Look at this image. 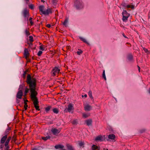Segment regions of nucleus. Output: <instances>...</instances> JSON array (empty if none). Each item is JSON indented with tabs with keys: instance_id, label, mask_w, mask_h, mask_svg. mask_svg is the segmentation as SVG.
<instances>
[{
	"instance_id": "6e6d98bb",
	"label": "nucleus",
	"mask_w": 150,
	"mask_h": 150,
	"mask_svg": "<svg viewBox=\"0 0 150 150\" xmlns=\"http://www.w3.org/2000/svg\"><path fill=\"white\" fill-rule=\"evenodd\" d=\"M84 96L85 97V98H86L87 97V95L86 94H85L84 95Z\"/></svg>"
},
{
	"instance_id": "4468645a",
	"label": "nucleus",
	"mask_w": 150,
	"mask_h": 150,
	"mask_svg": "<svg viewBox=\"0 0 150 150\" xmlns=\"http://www.w3.org/2000/svg\"><path fill=\"white\" fill-rule=\"evenodd\" d=\"M73 106L71 104H69L68 106L67 110L69 112H70L71 110H73Z\"/></svg>"
},
{
	"instance_id": "0eeeda50",
	"label": "nucleus",
	"mask_w": 150,
	"mask_h": 150,
	"mask_svg": "<svg viewBox=\"0 0 150 150\" xmlns=\"http://www.w3.org/2000/svg\"><path fill=\"white\" fill-rule=\"evenodd\" d=\"M51 132L54 135L57 136L61 132V129H57L55 128H53L51 129Z\"/></svg>"
},
{
	"instance_id": "cd10ccee",
	"label": "nucleus",
	"mask_w": 150,
	"mask_h": 150,
	"mask_svg": "<svg viewBox=\"0 0 150 150\" xmlns=\"http://www.w3.org/2000/svg\"><path fill=\"white\" fill-rule=\"evenodd\" d=\"M29 40L27 41H29L31 42H33V38L32 36H30L29 37Z\"/></svg>"
},
{
	"instance_id": "de8ad7c7",
	"label": "nucleus",
	"mask_w": 150,
	"mask_h": 150,
	"mask_svg": "<svg viewBox=\"0 0 150 150\" xmlns=\"http://www.w3.org/2000/svg\"><path fill=\"white\" fill-rule=\"evenodd\" d=\"M137 67H138V70H139V72L140 71V67L139 66H137Z\"/></svg>"
},
{
	"instance_id": "c756f323",
	"label": "nucleus",
	"mask_w": 150,
	"mask_h": 150,
	"mask_svg": "<svg viewBox=\"0 0 150 150\" xmlns=\"http://www.w3.org/2000/svg\"><path fill=\"white\" fill-rule=\"evenodd\" d=\"M80 39L81 41H82L84 42H85L86 43H87V44H88V43L87 42L86 40L85 39V38H82V37H80Z\"/></svg>"
},
{
	"instance_id": "a18cd8bd",
	"label": "nucleus",
	"mask_w": 150,
	"mask_h": 150,
	"mask_svg": "<svg viewBox=\"0 0 150 150\" xmlns=\"http://www.w3.org/2000/svg\"><path fill=\"white\" fill-rule=\"evenodd\" d=\"M123 36L125 38H127V37L125 35L124 33L122 34Z\"/></svg>"
},
{
	"instance_id": "6ab92c4d",
	"label": "nucleus",
	"mask_w": 150,
	"mask_h": 150,
	"mask_svg": "<svg viewBox=\"0 0 150 150\" xmlns=\"http://www.w3.org/2000/svg\"><path fill=\"white\" fill-rule=\"evenodd\" d=\"M127 59L129 61H131L133 59V55L131 54H128L127 56Z\"/></svg>"
},
{
	"instance_id": "a211bd4d",
	"label": "nucleus",
	"mask_w": 150,
	"mask_h": 150,
	"mask_svg": "<svg viewBox=\"0 0 150 150\" xmlns=\"http://www.w3.org/2000/svg\"><path fill=\"white\" fill-rule=\"evenodd\" d=\"M95 140L97 141H103V138L102 137L101 135L98 136L97 137L95 138Z\"/></svg>"
},
{
	"instance_id": "5701e85b",
	"label": "nucleus",
	"mask_w": 150,
	"mask_h": 150,
	"mask_svg": "<svg viewBox=\"0 0 150 150\" xmlns=\"http://www.w3.org/2000/svg\"><path fill=\"white\" fill-rule=\"evenodd\" d=\"M68 18H66L64 22L63 23V25H64L65 26H66L67 25V23L68 22Z\"/></svg>"
},
{
	"instance_id": "c03bdc74",
	"label": "nucleus",
	"mask_w": 150,
	"mask_h": 150,
	"mask_svg": "<svg viewBox=\"0 0 150 150\" xmlns=\"http://www.w3.org/2000/svg\"><path fill=\"white\" fill-rule=\"evenodd\" d=\"M46 27L48 28H50L51 27V25L50 24H47L46 25Z\"/></svg>"
},
{
	"instance_id": "b1692460",
	"label": "nucleus",
	"mask_w": 150,
	"mask_h": 150,
	"mask_svg": "<svg viewBox=\"0 0 150 150\" xmlns=\"http://www.w3.org/2000/svg\"><path fill=\"white\" fill-rule=\"evenodd\" d=\"M98 149V147L96 145H93L92 146V150H96Z\"/></svg>"
},
{
	"instance_id": "09e8293b",
	"label": "nucleus",
	"mask_w": 150,
	"mask_h": 150,
	"mask_svg": "<svg viewBox=\"0 0 150 150\" xmlns=\"http://www.w3.org/2000/svg\"><path fill=\"white\" fill-rule=\"evenodd\" d=\"M31 150H39L38 149H37V148H33Z\"/></svg>"
},
{
	"instance_id": "49530a36",
	"label": "nucleus",
	"mask_w": 150,
	"mask_h": 150,
	"mask_svg": "<svg viewBox=\"0 0 150 150\" xmlns=\"http://www.w3.org/2000/svg\"><path fill=\"white\" fill-rule=\"evenodd\" d=\"M4 147V146L3 145H1L0 146V148L2 149Z\"/></svg>"
},
{
	"instance_id": "2eb2a0df",
	"label": "nucleus",
	"mask_w": 150,
	"mask_h": 150,
	"mask_svg": "<svg viewBox=\"0 0 150 150\" xmlns=\"http://www.w3.org/2000/svg\"><path fill=\"white\" fill-rule=\"evenodd\" d=\"M108 137L110 139L114 140L115 138V136L114 134H111L109 135Z\"/></svg>"
},
{
	"instance_id": "39448f33",
	"label": "nucleus",
	"mask_w": 150,
	"mask_h": 150,
	"mask_svg": "<svg viewBox=\"0 0 150 150\" xmlns=\"http://www.w3.org/2000/svg\"><path fill=\"white\" fill-rule=\"evenodd\" d=\"M23 86L22 85H20L18 89V91L16 94V98L18 99H21L23 95Z\"/></svg>"
},
{
	"instance_id": "9b49d317",
	"label": "nucleus",
	"mask_w": 150,
	"mask_h": 150,
	"mask_svg": "<svg viewBox=\"0 0 150 150\" xmlns=\"http://www.w3.org/2000/svg\"><path fill=\"white\" fill-rule=\"evenodd\" d=\"M92 107L89 105H87L84 107V109L86 111H90L92 109Z\"/></svg>"
},
{
	"instance_id": "58836bf2",
	"label": "nucleus",
	"mask_w": 150,
	"mask_h": 150,
	"mask_svg": "<svg viewBox=\"0 0 150 150\" xmlns=\"http://www.w3.org/2000/svg\"><path fill=\"white\" fill-rule=\"evenodd\" d=\"M42 53V52L41 51H39L37 55L38 56H40Z\"/></svg>"
},
{
	"instance_id": "0e129e2a",
	"label": "nucleus",
	"mask_w": 150,
	"mask_h": 150,
	"mask_svg": "<svg viewBox=\"0 0 150 150\" xmlns=\"http://www.w3.org/2000/svg\"><path fill=\"white\" fill-rule=\"evenodd\" d=\"M56 11H57V10Z\"/></svg>"
},
{
	"instance_id": "e433bc0d",
	"label": "nucleus",
	"mask_w": 150,
	"mask_h": 150,
	"mask_svg": "<svg viewBox=\"0 0 150 150\" xmlns=\"http://www.w3.org/2000/svg\"><path fill=\"white\" fill-rule=\"evenodd\" d=\"M143 49L146 53L147 54L150 53L149 51L145 47H143Z\"/></svg>"
},
{
	"instance_id": "680f3d73",
	"label": "nucleus",
	"mask_w": 150,
	"mask_h": 150,
	"mask_svg": "<svg viewBox=\"0 0 150 150\" xmlns=\"http://www.w3.org/2000/svg\"><path fill=\"white\" fill-rule=\"evenodd\" d=\"M98 150H100V148H99V149H98Z\"/></svg>"
},
{
	"instance_id": "ea45409f",
	"label": "nucleus",
	"mask_w": 150,
	"mask_h": 150,
	"mask_svg": "<svg viewBox=\"0 0 150 150\" xmlns=\"http://www.w3.org/2000/svg\"><path fill=\"white\" fill-rule=\"evenodd\" d=\"M29 7L31 9H33L34 8V5L33 4H31L29 5Z\"/></svg>"
},
{
	"instance_id": "4d7b16f0",
	"label": "nucleus",
	"mask_w": 150,
	"mask_h": 150,
	"mask_svg": "<svg viewBox=\"0 0 150 150\" xmlns=\"http://www.w3.org/2000/svg\"><path fill=\"white\" fill-rule=\"evenodd\" d=\"M24 101L26 102L28 101V100H25Z\"/></svg>"
},
{
	"instance_id": "864d4df0",
	"label": "nucleus",
	"mask_w": 150,
	"mask_h": 150,
	"mask_svg": "<svg viewBox=\"0 0 150 150\" xmlns=\"http://www.w3.org/2000/svg\"><path fill=\"white\" fill-rule=\"evenodd\" d=\"M69 47H70V46H68L67 47V49H69Z\"/></svg>"
},
{
	"instance_id": "dca6fc26",
	"label": "nucleus",
	"mask_w": 150,
	"mask_h": 150,
	"mask_svg": "<svg viewBox=\"0 0 150 150\" xmlns=\"http://www.w3.org/2000/svg\"><path fill=\"white\" fill-rule=\"evenodd\" d=\"M85 122L88 126L91 125L92 123V120L91 119H89L86 120Z\"/></svg>"
},
{
	"instance_id": "7c9ffc66",
	"label": "nucleus",
	"mask_w": 150,
	"mask_h": 150,
	"mask_svg": "<svg viewBox=\"0 0 150 150\" xmlns=\"http://www.w3.org/2000/svg\"><path fill=\"white\" fill-rule=\"evenodd\" d=\"M102 76L103 78L104 79V80L106 81V78L105 76V71L104 70Z\"/></svg>"
},
{
	"instance_id": "412c9836",
	"label": "nucleus",
	"mask_w": 150,
	"mask_h": 150,
	"mask_svg": "<svg viewBox=\"0 0 150 150\" xmlns=\"http://www.w3.org/2000/svg\"><path fill=\"white\" fill-rule=\"evenodd\" d=\"M50 137L49 136H47L46 137H42V139L44 141H46L48 139H50Z\"/></svg>"
},
{
	"instance_id": "c9c22d12",
	"label": "nucleus",
	"mask_w": 150,
	"mask_h": 150,
	"mask_svg": "<svg viewBox=\"0 0 150 150\" xmlns=\"http://www.w3.org/2000/svg\"><path fill=\"white\" fill-rule=\"evenodd\" d=\"M32 20V18L31 17H30L29 19V21H30L31 25H32L33 24V22Z\"/></svg>"
},
{
	"instance_id": "bf43d9fd",
	"label": "nucleus",
	"mask_w": 150,
	"mask_h": 150,
	"mask_svg": "<svg viewBox=\"0 0 150 150\" xmlns=\"http://www.w3.org/2000/svg\"><path fill=\"white\" fill-rule=\"evenodd\" d=\"M61 150H66L65 149H62Z\"/></svg>"
},
{
	"instance_id": "79ce46f5",
	"label": "nucleus",
	"mask_w": 150,
	"mask_h": 150,
	"mask_svg": "<svg viewBox=\"0 0 150 150\" xmlns=\"http://www.w3.org/2000/svg\"><path fill=\"white\" fill-rule=\"evenodd\" d=\"M25 59H26L27 62H31V60L29 58V57H27V58H25Z\"/></svg>"
},
{
	"instance_id": "bb28decb",
	"label": "nucleus",
	"mask_w": 150,
	"mask_h": 150,
	"mask_svg": "<svg viewBox=\"0 0 150 150\" xmlns=\"http://www.w3.org/2000/svg\"><path fill=\"white\" fill-rule=\"evenodd\" d=\"M134 7V6L133 5H128L127 6V8H131L133 9Z\"/></svg>"
},
{
	"instance_id": "a878e982",
	"label": "nucleus",
	"mask_w": 150,
	"mask_h": 150,
	"mask_svg": "<svg viewBox=\"0 0 150 150\" xmlns=\"http://www.w3.org/2000/svg\"><path fill=\"white\" fill-rule=\"evenodd\" d=\"M52 110L53 112L57 114L59 112V110L57 108H54Z\"/></svg>"
},
{
	"instance_id": "4be33fe9",
	"label": "nucleus",
	"mask_w": 150,
	"mask_h": 150,
	"mask_svg": "<svg viewBox=\"0 0 150 150\" xmlns=\"http://www.w3.org/2000/svg\"><path fill=\"white\" fill-rule=\"evenodd\" d=\"M39 49L42 51L45 50V46L44 45H41L39 46Z\"/></svg>"
},
{
	"instance_id": "423d86ee",
	"label": "nucleus",
	"mask_w": 150,
	"mask_h": 150,
	"mask_svg": "<svg viewBox=\"0 0 150 150\" xmlns=\"http://www.w3.org/2000/svg\"><path fill=\"white\" fill-rule=\"evenodd\" d=\"M75 4L76 7L78 9L83 7L82 2L81 0H77L75 2Z\"/></svg>"
},
{
	"instance_id": "5fc2aeb1",
	"label": "nucleus",
	"mask_w": 150,
	"mask_h": 150,
	"mask_svg": "<svg viewBox=\"0 0 150 150\" xmlns=\"http://www.w3.org/2000/svg\"><path fill=\"white\" fill-rule=\"evenodd\" d=\"M149 93H150V88H149V90H148Z\"/></svg>"
},
{
	"instance_id": "aec40b11",
	"label": "nucleus",
	"mask_w": 150,
	"mask_h": 150,
	"mask_svg": "<svg viewBox=\"0 0 150 150\" xmlns=\"http://www.w3.org/2000/svg\"><path fill=\"white\" fill-rule=\"evenodd\" d=\"M90 114L89 113L86 114L85 113H83L82 114V116L83 117H84L85 118H86L88 117L89 116H90Z\"/></svg>"
},
{
	"instance_id": "3c124183",
	"label": "nucleus",
	"mask_w": 150,
	"mask_h": 150,
	"mask_svg": "<svg viewBox=\"0 0 150 150\" xmlns=\"http://www.w3.org/2000/svg\"><path fill=\"white\" fill-rule=\"evenodd\" d=\"M24 105H27V103L26 102L24 101Z\"/></svg>"
},
{
	"instance_id": "ddd939ff",
	"label": "nucleus",
	"mask_w": 150,
	"mask_h": 150,
	"mask_svg": "<svg viewBox=\"0 0 150 150\" xmlns=\"http://www.w3.org/2000/svg\"><path fill=\"white\" fill-rule=\"evenodd\" d=\"M66 147L67 149L69 150H75L74 148L72 146L69 144H67L66 145Z\"/></svg>"
},
{
	"instance_id": "e2e57ef3",
	"label": "nucleus",
	"mask_w": 150,
	"mask_h": 150,
	"mask_svg": "<svg viewBox=\"0 0 150 150\" xmlns=\"http://www.w3.org/2000/svg\"><path fill=\"white\" fill-rule=\"evenodd\" d=\"M82 97H83V95H82Z\"/></svg>"
},
{
	"instance_id": "f8f14e48",
	"label": "nucleus",
	"mask_w": 150,
	"mask_h": 150,
	"mask_svg": "<svg viewBox=\"0 0 150 150\" xmlns=\"http://www.w3.org/2000/svg\"><path fill=\"white\" fill-rule=\"evenodd\" d=\"M44 6L41 5L39 6V8L40 12H41V13L42 14H44L45 11H44Z\"/></svg>"
},
{
	"instance_id": "f03ea898",
	"label": "nucleus",
	"mask_w": 150,
	"mask_h": 150,
	"mask_svg": "<svg viewBox=\"0 0 150 150\" xmlns=\"http://www.w3.org/2000/svg\"><path fill=\"white\" fill-rule=\"evenodd\" d=\"M11 139V136H9L8 137L7 134H6L1 138L0 143L2 144L5 143L4 150H10V147L8 144Z\"/></svg>"
},
{
	"instance_id": "c85d7f7f",
	"label": "nucleus",
	"mask_w": 150,
	"mask_h": 150,
	"mask_svg": "<svg viewBox=\"0 0 150 150\" xmlns=\"http://www.w3.org/2000/svg\"><path fill=\"white\" fill-rule=\"evenodd\" d=\"M71 123L73 125H76L78 123V121L77 120H74L72 121Z\"/></svg>"
},
{
	"instance_id": "13d9d810",
	"label": "nucleus",
	"mask_w": 150,
	"mask_h": 150,
	"mask_svg": "<svg viewBox=\"0 0 150 150\" xmlns=\"http://www.w3.org/2000/svg\"><path fill=\"white\" fill-rule=\"evenodd\" d=\"M41 1L43 2H45L44 0H41Z\"/></svg>"
},
{
	"instance_id": "9d476101",
	"label": "nucleus",
	"mask_w": 150,
	"mask_h": 150,
	"mask_svg": "<svg viewBox=\"0 0 150 150\" xmlns=\"http://www.w3.org/2000/svg\"><path fill=\"white\" fill-rule=\"evenodd\" d=\"M53 11L52 8H48L46 11H45L44 15H48L49 14H51Z\"/></svg>"
},
{
	"instance_id": "6e6552de",
	"label": "nucleus",
	"mask_w": 150,
	"mask_h": 150,
	"mask_svg": "<svg viewBox=\"0 0 150 150\" xmlns=\"http://www.w3.org/2000/svg\"><path fill=\"white\" fill-rule=\"evenodd\" d=\"M23 16L24 17L25 19H27V21H28V18L29 16V11L25 9L23 10Z\"/></svg>"
},
{
	"instance_id": "20e7f679",
	"label": "nucleus",
	"mask_w": 150,
	"mask_h": 150,
	"mask_svg": "<svg viewBox=\"0 0 150 150\" xmlns=\"http://www.w3.org/2000/svg\"><path fill=\"white\" fill-rule=\"evenodd\" d=\"M122 20L124 22H126L130 16V14L126 11L123 10L122 13Z\"/></svg>"
},
{
	"instance_id": "a19ab883",
	"label": "nucleus",
	"mask_w": 150,
	"mask_h": 150,
	"mask_svg": "<svg viewBox=\"0 0 150 150\" xmlns=\"http://www.w3.org/2000/svg\"><path fill=\"white\" fill-rule=\"evenodd\" d=\"M83 53V51L81 50H80V51H77V54L78 55H80L81 54H82Z\"/></svg>"
},
{
	"instance_id": "f704fd0d",
	"label": "nucleus",
	"mask_w": 150,
	"mask_h": 150,
	"mask_svg": "<svg viewBox=\"0 0 150 150\" xmlns=\"http://www.w3.org/2000/svg\"><path fill=\"white\" fill-rule=\"evenodd\" d=\"M27 43L29 45L28 48H30L31 46L33 45V42L27 41Z\"/></svg>"
},
{
	"instance_id": "7ed1b4c3",
	"label": "nucleus",
	"mask_w": 150,
	"mask_h": 150,
	"mask_svg": "<svg viewBox=\"0 0 150 150\" xmlns=\"http://www.w3.org/2000/svg\"><path fill=\"white\" fill-rule=\"evenodd\" d=\"M60 69L58 67H54L52 69L51 74L52 76L58 75L60 73Z\"/></svg>"
},
{
	"instance_id": "4c0bfd02",
	"label": "nucleus",
	"mask_w": 150,
	"mask_h": 150,
	"mask_svg": "<svg viewBox=\"0 0 150 150\" xmlns=\"http://www.w3.org/2000/svg\"><path fill=\"white\" fill-rule=\"evenodd\" d=\"M127 5H126V3H122L121 4V6H122L124 7H125V8H127Z\"/></svg>"
},
{
	"instance_id": "f257e3e1",
	"label": "nucleus",
	"mask_w": 150,
	"mask_h": 150,
	"mask_svg": "<svg viewBox=\"0 0 150 150\" xmlns=\"http://www.w3.org/2000/svg\"><path fill=\"white\" fill-rule=\"evenodd\" d=\"M26 82L28 85L29 88H28V86L25 87L24 91V96H26L27 95V93L30 90V98L33 101L34 107L36 110H40L39 106L38 105L39 102L36 97L38 93L36 91V79L35 78H31V75L28 74L27 77Z\"/></svg>"
},
{
	"instance_id": "473e14b6",
	"label": "nucleus",
	"mask_w": 150,
	"mask_h": 150,
	"mask_svg": "<svg viewBox=\"0 0 150 150\" xmlns=\"http://www.w3.org/2000/svg\"><path fill=\"white\" fill-rule=\"evenodd\" d=\"M51 106H48L46 107L45 108V111L47 112H48L50 110V109H51Z\"/></svg>"
},
{
	"instance_id": "8fccbe9b",
	"label": "nucleus",
	"mask_w": 150,
	"mask_h": 150,
	"mask_svg": "<svg viewBox=\"0 0 150 150\" xmlns=\"http://www.w3.org/2000/svg\"><path fill=\"white\" fill-rule=\"evenodd\" d=\"M26 74V71H25L24 73V74H23V76H25V74Z\"/></svg>"
},
{
	"instance_id": "72a5a7b5",
	"label": "nucleus",
	"mask_w": 150,
	"mask_h": 150,
	"mask_svg": "<svg viewBox=\"0 0 150 150\" xmlns=\"http://www.w3.org/2000/svg\"><path fill=\"white\" fill-rule=\"evenodd\" d=\"M25 34L27 36L29 35H30V33L29 31V30L26 29L25 31Z\"/></svg>"
},
{
	"instance_id": "1a4fd4ad",
	"label": "nucleus",
	"mask_w": 150,
	"mask_h": 150,
	"mask_svg": "<svg viewBox=\"0 0 150 150\" xmlns=\"http://www.w3.org/2000/svg\"><path fill=\"white\" fill-rule=\"evenodd\" d=\"M23 55L25 58H27V57H29L30 53L29 52L28 49L25 48L24 50Z\"/></svg>"
},
{
	"instance_id": "2f4dec72",
	"label": "nucleus",
	"mask_w": 150,
	"mask_h": 150,
	"mask_svg": "<svg viewBox=\"0 0 150 150\" xmlns=\"http://www.w3.org/2000/svg\"><path fill=\"white\" fill-rule=\"evenodd\" d=\"M88 95L89 96V97L92 98L93 99V96L92 95V92L91 91H90L88 92Z\"/></svg>"
},
{
	"instance_id": "603ef678",
	"label": "nucleus",
	"mask_w": 150,
	"mask_h": 150,
	"mask_svg": "<svg viewBox=\"0 0 150 150\" xmlns=\"http://www.w3.org/2000/svg\"><path fill=\"white\" fill-rule=\"evenodd\" d=\"M127 44V45H130V46H131V45L130 44V43H128V42H127L126 43Z\"/></svg>"
},
{
	"instance_id": "052dcab7",
	"label": "nucleus",
	"mask_w": 150,
	"mask_h": 150,
	"mask_svg": "<svg viewBox=\"0 0 150 150\" xmlns=\"http://www.w3.org/2000/svg\"><path fill=\"white\" fill-rule=\"evenodd\" d=\"M26 1H29V0H25Z\"/></svg>"
},
{
	"instance_id": "37998d69",
	"label": "nucleus",
	"mask_w": 150,
	"mask_h": 150,
	"mask_svg": "<svg viewBox=\"0 0 150 150\" xmlns=\"http://www.w3.org/2000/svg\"><path fill=\"white\" fill-rule=\"evenodd\" d=\"M28 107V105H24V107L25 108V110H26L27 109V107Z\"/></svg>"
},
{
	"instance_id": "f3484780",
	"label": "nucleus",
	"mask_w": 150,
	"mask_h": 150,
	"mask_svg": "<svg viewBox=\"0 0 150 150\" xmlns=\"http://www.w3.org/2000/svg\"><path fill=\"white\" fill-rule=\"evenodd\" d=\"M54 147L56 149H63V148L64 147V146L63 145L58 144L55 146Z\"/></svg>"
},
{
	"instance_id": "393cba45",
	"label": "nucleus",
	"mask_w": 150,
	"mask_h": 150,
	"mask_svg": "<svg viewBox=\"0 0 150 150\" xmlns=\"http://www.w3.org/2000/svg\"><path fill=\"white\" fill-rule=\"evenodd\" d=\"M79 144L80 146H83V147H84V143L82 141H79Z\"/></svg>"
}]
</instances>
